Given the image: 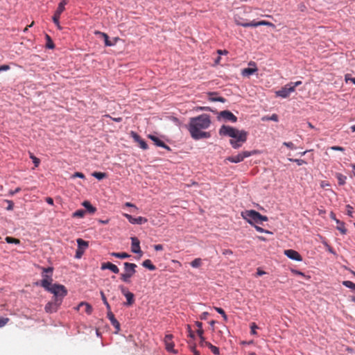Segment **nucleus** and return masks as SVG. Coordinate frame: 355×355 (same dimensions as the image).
<instances>
[{
  "label": "nucleus",
  "instance_id": "obj_28",
  "mask_svg": "<svg viewBox=\"0 0 355 355\" xmlns=\"http://www.w3.org/2000/svg\"><path fill=\"white\" fill-rule=\"evenodd\" d=\"M196 325L198 327L197 334L198 335V336L200 339L201 338L204 337V336H203L204 330L202 329V323L197 321V322H196Z\"/></svg>",
  "mask_w": 355,
  "mask_h": 355
},
{
  "label": "nucleus",
  "instance_id": "obj_16",
  "mask_svg": "<svg viewBox=\"0 0 355 355\" xmlns=\"http://www.w3.org/2000/svg\"><path fill=\"white\" fill-rule=\"evenodd\" d=\"M199 345L201 347L206 346V347H209L210 349V350L213 352V354H214L216 355L219 354V352H220L219 349L217 347L213 345L211 343L206 341L205 337L201 338L200 339Z\"/></svg>",
  "mask_w": 355,
  "mask_h": 355
},
{
  "label": "nucleus",
  "instance_id": "obj_8",
  "mask_svg": "<svg viewBox=\"0 0 355 355\" xmlns=\"http://www.w3.org/2000/svg\"><path fill=\"white\" fill-rule=\"evenodd\" d=\"M68 0H62L59 4L57 8V10H55L53 16V21L56 25V26L61 29V26L60 25V17L62 12L65 10V6L68 3Z\"/></svg>",
  "mask_w": 355,
  "mask_h": 355
},
{
  "label": "nucleus",
  "instance_id": "obj_52",
  "mask_svg": "<svg viewBox=\"0 0 355 355\" xmlns=\"http://www.w3.org/2000/svg\"><path fill=\"white\" fill-rule=\"evenodd\" d=\"M269 119L274 121H278V116L276 114H273L269 117Z\"/></svg>",
  "mask_w": 355,
  "mask_h": 355
},
{
  "label": "nucleus",
  "instance_id": "obj_44",
  "mask_svg": "<svg viewBox=\"0 0 355 355\" xmlns=\"http://www.w3.org/2000/svg\"><path fill=\"white\" fill-rule=\"evenodd\" d=\"M31 158L33 159L35 166L37 167L40 162V159L35 157L33 155H31Z\"/></svg>",
  "mask_w": 355,
  "mask_h": 355
},
{
  "label": "nucleus",
  "instance_id": "obj_17",
  "mask_svg": "<svg viewBox=\"0 0 355 355\" xmlns=\"http://www.w3.org/2000/svg\"><path fill=\"white\" fill-rule=\"evenodd\" d=\"M284 254L291 259L301 261H302V256L294 250H284Z\"/></svg>",
  "mask_w": 355,
  "mask_h": 355
},
{
  "label": "nucleus",
  "instance_id": "obj_37",
  "mask_svg": "<svg viewBox=\"0 0 355 355\" xmlns=\"http://www.w3.org/2000/svg\"><path fill=\"white\" fill-rule=\"evenodd\" d=\"M288 160L290 162H295L297 163V164L298 166H301V165H303V164H306V162L304 159H293V158H288Z\"/></svg>",
  "mask_w": 355,
  "mask_h": 355
},
{
  "label": "nucleus",
  "instance_id": "obj_39",
  "mask_svg": "<svg viewBox=\"0 0 355 355\" xmlns=\"http://www.w3.org/2000/svg\"><path fill=\"white\" fill-rule=\"evenodd\" d=\"M343 285H345L347 288L355 289V284L351 281H344Z\"/></svg>",
  "mask_w": 355,
  "mask_h": 355
},
{
  "label": "nucleus",
  "instance_id": "obj_11",
  "mask_svg": "<svg viewBox=\"0 0 355 355\" xmlns=\"http://www.w3.org/2000/svg\"><path fill=\"white\" fill-rule=\"evenodd\" d=\"M119 289L121 293L125 297L127 302L125 305L131 306L135 302L134 294L130 292L127 288L123 286H120Z\"/></svg>",
  "mask_w": 355,
  "mask_h": 355
},
{
  "label": "nucleus",
  "instance_id": "obj_59",
  "mask_svg": "<svg viewBox=\"0 0 355 355\" xmlns=\"http://www.w3.org/2000/svg\"><path fill=\"white\" fill-rule=\"evenodd\" d=\"M125 207H135V209H137V207L133 205L132 203L131 202H127L125 203L124 205Z\"/></svg>",
  "mask_w": 355,
  "mask_h": 355
},
{
  "label": "nucleus",
  "instance_id": "obj_1",
  "mask_svg": "<svg viewBox=\"0 0 355 355\" xmlns=\"http://www.w3.org/2000/svg\"><path fill=\"white\" fill-rule=\"evenodd\" d=\"M210 124V116L206 114L191 118L188 130L191 137L196 140L203 138H209L211 137L210 133L204 132L202 130L208 128Z\"/></svg>",
  "mask_w": 355,
  "mask_h": 355
},
{
  "label": "nucleus",
  "instance_id": "obj_10",
  "mask_svg": "<svg viewBox=\"0 0 355 355\" xmlns=\"http://www.w3.org/2000/svg\"><path fill=\"white\" fill-rule=\"evenodd\" d=\"M78 248L76 252L75 258L80 259L84 254L85 250L88 248L89 244L87 241L83 240L82 239H77Z\"/></svg>",
  "mask_w": 355,
  "mask_h": 355
},
{
  "label": "nucleus",
  "instance_id": "obj_15",
  "mask_svg": "<svg viewBox=\"0 0 355 355\" xmlns=\"http://www.w3.org/2000/svg\"><path fill=\"white\" fill-rule=\"evenodd\" d=\"M294 92L293 87H291L288 84L276 92L277 96L282 98H287L291 93Z\"/></svg>",
  "mask_w": 355,
  "mask_h": 355
},
{
  "label": "nucleus",
  "instance_id": "obj_3",
  "mask_svg": "<svg viewBox=\"0 0 355 355\" xmlns=\"http://www.w3.org/2000/svg\"><path fill=\"white\" fill-rule=\"evenodd\" d=\"M220 136H227L232 139L230 144L234 149H238L247 141L248 132L243 130H238L230 125H223L219 129Z\"/></svg>",
  "mask_w": 355,
  "mask_h": 355
},
{
  "label": "nucleus",
  "instance_id": "obj_42",
  "mask_svg": "<svg viewBox=\"0 0 355 355\" xmlns=\"http://www.w3.org/2000/svg\"><path fill=\"white\" fill-rule=\"evenodd\" d=\"M250 329H251V331H250L251 334H252V335L257 334L256 329H258V326L254 322L251 323Z\"/></svg>",
  "mask_w": 355,
  "mask_h": 355
},
{
  "label": "nucleus",
  "instance_id": "obj_21",
  "mask_svg": "<svg viewBox=\"0 0 355 355\" xmlns=\"http://www.w3.org/2000/svg\"><path fill=\"white\" fill-rule=\"evenodd\" d=\"M148 137L150 139L156 146L162 147L168 150H171V148L166 145L164 142L160 140L157 137L153 135H148Z\"/></svg>",
  "mask_w": 355,
  "mask_h": 355
},
{
  "label": "nucleus",
  "instance_id": "obj_35",
  "mask_svg": "<svg viewBox=\"0 0 355 355\" xmlns=\"http://www.w3.org/2000/svg\"><path fill=\"white\" fill-rule=\"evenodd\" d=\"M5 239L8 243L19 244L20 243V241L19 239L10 236H7L6 237Z\"/></svg>",
  "mask_w": 355,
  "mask_h": 355
},
{
  "label": "nucleus",
  "instance_id": "obj_48",
  "mask_svg": "<svg viewBox=\"0 0 355 355\" xmlns=\"http://www.w3.org/2000/svg\"><path fill=\"white\" fill-rule=\"evenodd\" d=\"M302 84V81L299 80V81H297L295 83H288V85H290L291 87H293V89H295V87L297 86H299Z\"/></svg>",
  "mask_w": 355,
  "mask_h": 355
},
{
  "label": "nucleus",
  "instance_id": "obj_7",
  "mask_svg": "<svg viewBox=\"0 0 355 355\" xmlns=\"http://www.w3.org/2000/svg\"><path fill=\"white\" fill-rule=\"evenodd\" d=\"M235 22L237 25L243 26V27H257L259 26H267L270 27L275 28V26L272 23L267 21H252L251 22H243L241 21V20L236 19Z\"/></svg>",
  "mask_w": 355,
  "mask_h": 355
},
{
  "label": "nucleus",
  "instance_id": "obj_64",
  "mask_svg": "<svg viewBox=\"0 0 355 355\" xmlns=\"http://www.w3.org/2000/svg\"><path fill=\"white\" fill-rule=\"evenodd\" d=\"M216 100H217V101H220V102H222V103L225 102V98H223V97H218V98H216Z\"/></svg>",
  "mask_w": 355,
  "mask_h": 355
},
{
  "label": "nucleus",
  "instance_id": "obj_46",
  "mask_svg": "<svg viewBox=\"0 0 355 355\" xmlns=\"http://www.w3.org/2000/svg\"><path fill=\"white\" fill-rule=\"evenodd\" d=\"M346 209H347V214L349 216H352V209H353V207L351 205H346Z\"/></svg>",
  "mask_w": 355,
  "mask_h": 355
},
{
  "label": "nucleus",
  "instance_id": "obj_19",
  "mask_svg": "<svg viewBox=\"0 0 355 355\" xmlns=\"http://www.w3.org/2000/svg\"><path fill=\"white\" fill-rule=\"evenodd\" d=\"M123 216L128 220V221L132 224H143L148 221V220L142 216H139L137 218H134L131 215L128 214H123Z\"/></svg>",
  "mask_w": 355,
  "mask_h": 355
},
{
  "label": "nucleus",
  "instance_id": "obj_34",
  "mask_svg": "<svg viewBox=\"0 0 355 355\" xmlns=\"http://www.w3.org/2000/svg\"><path fill=\"white\" fill-rule=\"evenodd\" d=\"M92 176H94L96 179L101 180L106 177V173H102V172H94L92 173Z\"/></svg>",
  "mask_w": 355,
  "mask_h": 355
},
{
  "label": "nucleus",
  "instance_id": "obj_54",
  "mask_svg": "<svg viewBox=\"0 0 355 355\" xmlns=\"http://www.w3.org/2000/svg\"><path fill=\"white\" fill-rule=\"evenodd\" d=\"M214 309L221 315H223L225 313L224 310L220 307H214Z\"/></svg>",
  "mask_w": 355,
  "mask_h": 355
},
{
  "label": "nucleus",
  "instance_id": "obj_26",
  "mask_svg": "<svg viewBox=\"0 0 355 355\" xmlns=\"http://www.w3.org/2000/svg\"><path fill=\"white\" fill-rule=\"evenodd\" d=\"M142 266L150 270H155L156 269V267L155 265H153L150 259H146L143 261Z\"/></svg>",
  "mask_w": 355,
  "mask_h": 355
},
{
  "label": "nucleus",
  "instance_id": "obj_2",
  "mask_svg": "<svg viewBox=\"0 0 355 355\" xmlns=\"http://www.w3.org/2000/svg\"><path fill=\"white\" fill-rule=\"evenodd\" d=\"M40 269L42 270V279L40 281L39 285L46 291L53 294V295H67V290L64 286L58 284H52L53 268L40 267ZM37 284H38V283Z\"/></svg>",
  "mask_w": 355,
  "mask_h": 355
},
{
  "label": "nucleus",
  "instance_id": "obj_61",
  "mask_svg": "<svg viewBox=\"0 0 355 355\" xmlns=\"http://www.w3.org/2000/svg\"><path fill=\"white\" fill-rule=\"evenodd\" d=\"M257 274L258 276H261L263 274H265V272L258 269Z\"/></svg>",
  "mask_w": 355,
  "mask_h": 355
},
{
  "label": "nucleus",
  "instance_id": "obj_32",
  "mask_svg": "<svg viewBox=\"0 0 355 355\" xmlns=\"http://www.w3.org/2000/svg\"><path fill=\"white\" fill-rule=\"evenodd\" d=\"M202 265V259L200 258H196L191 262V266L193 268H198Z\"/></svg>",
  "mask_w": 355,
  "mask_h": 355
},
{
  "label": "nucleus",
  "instance_id": "obj_4",
  "mask_svg": "<svg viewBox=\"0 0 355 355\" xmlns=\"http://www.w3.org/2000/svg\"><path fill=\"white\" fill-rule=\"evenodd\" d=\"M241 216L248 223L252 225L255 224H261L263 221H268V217L261 215L257 211L254 210H246L241 213Z\"/></svg>",
  "mask_w": 355,
  "mask_h": 355
},
{
  "label": "nucleus",
  "instance_id": "obj_41",
  "mask_svg": "<svg viewBox=\"0 0 355 355\" xmlns=\"http://www.w3.org/2000/svg\"><path fill=\"white\" fill-rule=\"evenodd\" d=\"M187 332H188V336L191 338H195V334H194L193 331H192L191 327V326L189 324L187 325Z\"/></svg>",
  "mask_w": 355,
  "mask_h": 355
},
{
  "label": "nucleus",
  "instance_id": "obj_25",
  "mask_svg": "<svg viewBox=\"0 0 355 355\" xmlns=\"http://www.w3.org/2000/svg\"><path fill=\"white\" fill-rule=\"evenodd\" d=\"M78 307H84L85 312L89 315L92 313L93 310L92 306L87 302H80Z\"/></svg>",
  "mask_w": 355,
  "mask_h": 355
},
{
  "label": "nucleus",
  "instance_id": "obj_56",
  "mask_svg": "<svg viewBox=\"0 0 355 355\" xmlns=\"http://www.w3.org/2000/svg\"><path fill=\"white\" fill-rule=\"evenodd\" d=\"M223 254L225 255H230V254H233V252L231 250L227 249V250H225L223 252Z\"/></svg>",
  "mask_w": 355,
  "mask_h": 355
},
{
  "label": "nucleus",
  "instance_id": "obj_20",
  "mask_svg": "<svg viewBox=\"0 0 355 355\" xmlns=\"http://www.w3.org/2000/svg\"><path fill=\"white\" fill-rule=\"evenodd\" d=\"M101 269L103 270L108 269L115 274H118L119 272V268L116 265H114V263H112L111 262L103 263L101 264Z\"/></svg>",
  "mask_w": 355,
  "mask_h": 355
},
{
  "label": "nucleus",
  "instance_id": "obj_6",
  "mask_svg": "<svg viewBox=\"0 0 355 355\" xmlns=\"http://www.w3.org/2000/svg\"><path fill=\"white\" fill-rule=\"evenodd\" d=\"M65 295H54V300L48 302L45 306V311L47 313L56 312L62 304V299Z\"/></svg>",
  "mask_w": 355,
  "mask_h": 355
},
{
  "label": "nucleus",
  "instance_id": "obj_58",
  "mask_svg": "<svg viewBox=\"0 0 355 355\" xmlns=\"http://www.w3.org/2000/svg\"><path fill=\"white\" fill-rule=\"evenodd\" d=\"M198 110L202 111H211V109L209 107H199Z\"/></svg>",
  "mask_w": 355,
  "mask_h": 355
},
{
  "label": "nucleus",
  "instance_id": "obj_43",
  "mask_svg": "<svg viewBox=\"0 0 355 355\" xmlns=\"http://www.w3.org/2000/svg\"><path fill=\"white\" fill-rule=\"evenodd\" d=\"M254 228L256 229V230L259 232H265V233H267V234H272L271 232L268 231V230H266L264 229H263L262 227L258 226V225H254Z\"/></svg>",
  "mask_w": 355,
  "mask_h": 355
},
{
  "label": "nucleus",
  "instance_id": "obj_60",
  "mask_svg": "<svg viewBox=\"0 0 355 355\" xmlns=\"http://www.w3.org/2000/svg\"><path fill=\"white\" fill-rule=\"evenodd\" d=\"M20 191H21V189L19 187H17L14 191H11L10 194L11 195H14V194L18 193Z\"/></svg>",
  "mask_w": 355,
  "mask_h": 355
},
{
  "label": "nucleus",
  "instance_id": "obj_29",
  "mask_svg": "<svg viewBox=\"0 0 355 355\" xmlns=\"http://www.w3.org/2000/svg\"><path fill=\"white\" fill-rule=\"evenodd\" d=\"M336 223L338 226L336 227L337 230H338L341 234H345L347 233V229L345 227V224L343 222H340L339 220H336Z\"/></svg>",
  "mask_w": 355,
  "mask_h": 355
},
{
  "label": "nucleus",
  "instance_id": "obj_51",
  "mask_svg": "<svg viewBox=\"0 0 355 355\" xmlns=\"http://www.w3.org/2000/svg\"><path fill=\"white\" fill-rule=\"evenodd\" d=\"M73 178H85V175L83 173H80V172H76L73 175Z\"/></svg>",
  "mask_w": 355,
  "mask_h": 355
},
{
  "label": "nucleus",
  "instance_id": "obj_24",
  "mask_svg": "<svg viewBox=\"0 0 355 355\" xmlns=\"http://www.w3.org/2000/svg\"><path fill=\"white\" fill-rule=\"evenodd\" d=\"M82 205L83 207H85V209L89 214H94L96 211V207L92 206L89 201L85 200L83 202Z\"/></svg>",
  "mask_w": 355,
  "mask_h": 355
},
{
  "label": "nucleus",
  "instance_id": "obj_62",
  "mask_svg": "<svg viewBox=\"0 0 355 355\" xmlns=\"http://www.w3.org/2000/svg\"><path fill=\"white\" fill-rule=\"evenodd\" d=\"M208 315L207 312L202 313V315L200 316L201 319H205Z\"/></svg>",
  "mask_w": 355,
  "mask_h": 355
},
{
  "label": "nucleus",
  "instance_id": "obj_30",
  "mask_svg": "<svg viewBox=\"0 0 355 355\" xmlns=\"http://www.w3.org/2000/svg\"><path fill=\"white\" fill-rule=\"evenodd\" d=\"M336 177L340 185H343L345 184V181L347 179L346 176L343 175L341 173H336Z\"/></svg>",
  "mask_w": 355,
  "mask_h": 355
},
{
  "label": "nucleus",
  "instance_id": "obj_53",
  "mask_svg": "<svg viewBox=\"0 0 355 355\" xmlns=\"http://www.w3.org/2000/svg\"><path fill=\"white\" fill-rule=\"evenodd\" d=\"M154 249H155L156 251L162 250H163V245H161V244L155 245H154Z\"/></svg>",
  "mask_w": 355,
  "mask_h": 355
},
{
  "label": "nucleus",
  "instance_id": "obj_40",
  "mask_svg": "<svg viewBox=\"0 0 355 355\" xmlns=\"http://www.w3.org/2000/svg\"><path fill=\"white\" fill-rule=\"evenodd\" d=\"M8 318H3L0 316V328L5 326L9 322Z\"/></svg>",
  "mask_w": 355,
  "mask_h": 355
},
{
  "label": "nucleus",
  "instance_id": "obj_13",
  "mask_svg": "<svg viewBox=\"0 0 355 355\" xmlns=\"http://www.w3.org/2000/svg\"><path fill=\"white\" fill-rule=\"evenodd\" d=\"M130 135L135 142H137L139 147L143 150H147L148 146L146 142L141 138V137L134 131H131Z\"/></svg>",
  "mask_w": 355,
  "mask_h": 355
},
{
  "label": "nucleus",
  "instance_id": "obj_31",
  "mask_svg": "<svg viewBox=\"0 0 355 355\" xmlns=\"http://www.w3.org/2000/svg\"><path fill=\"white\" fill-rule=\"evenodd\" d=\"M86 211L83 209H78L73 213V218H83Z\"/></svg>",
  "mask_w": 355,
  "mask_h": 355
},
{
  "label": "nucleus",
  "instance_id": "obj_5",
  "mask_svg": "<svg viewBox=\"0 0 355 355\" xmlns=\"http://www.w3.org/2000/svg\"><path fill=\"white\" fill-rule=\"evenodd\" d=\"M124 272L121 274L120 279L125 283L130 282V278L135 274L137 266L133 263L125 262Z\"/></svg>",
  "mask_w": 355,
  "mask_h": 355
},
{
  "label": "nucleus",
  "instance_id": "obj_47",
  "mask_svg": "<svg viewBox=\"0 0 355 355\" xmlns=\"http://www.w3.org/2000/svg\"><path fill=\"white\" fill-rule=\"evenodd\" d=\"M330 148L333 150H338L342 152L345 150L344 148L338 146H331Z\"/></svg>",
  "mask_w": 355,
  "mask_h": 355
},
{
  "label": "nucleus",
  "instance_id": "obj_63",
  "mask_svg": "<svg viewBox=\"0 0 355 355\" xmlns=\"http://www.w3.org/2000/svg\"><path fill=\"white\" fill-rule=\"evenodd\" d=\"M218 54H227V51L226 50L222 51V50H218Z\"/></svg>",
  "mask_w": 355,
  "mask_h": 355
},
{
  "label": "nucleus",
  "instance_id": "obj_57",
  "mask_svg": "<svg viewBox=\"0 0 355 355\" xmlns=\"http://www.w3.org/2000/svg\"><path fill=\"white\" fill-rule=\"evenodd\" d=\"M190 349L193 353H194L195 351H198L196 349V345L195 343L190 345Z\"/></svg>",
  "mask_w": 355,
  "mask_h": 355
},
{
  "label": "nucleus",
  "instance_id": "obj_45",
  "mask_svg": "<svg viewBox=\"0 0 355 355\" xmlns=\"http://www.w3.org/2000/svg\"><path fill=\"white\" fill-rule=\"evenodd\" d=\"M283 145L286 146V147H288V148H291V149H295V146L291 141H289V142H286L285 141V142L283 143Z\"/></svg>",
  "mask_w": 355,
  "mask_h": 355
},
{
  "label": "nucleus",
  "instance_id": "obj_22",
  "mask_svg": "<svg viewBox=\"0 0 355 355\" xmlns=\"http://www.w3.org/2000/svg\"><path fill=\"white\" fill-rule=\"evenodd\" d=\"M250 66H252V68H245L242 70L243 76H250L255 73L257 71V68L256 67V64L254 62H249Z\"/></svg>",
  "mask_w": 355,
  "mask_h": 355
},
{
  "label": "nucleus",
  "instance_id": "obj_18",
  "mask_svg": "<svg viewBox=\"0 0 355 355\" xmlns=\"http://www.w3.org/2000/svg\"><path fill=\"white\" fill-rule=\"evenodd\" d=\"M132 244H131V251L133 253L139 254L140 256L142 255V251L140 248V241L137 237L131 238Z\"/></svg>",
  "mask_w": 355,
  "mask_h": 355
},
{
  "label": "nucleus",
  "instance_id": "obj_49",
  "mask_svg": "<svg viewBox=\"0 0 355 355\" xmlns=\"http://www.w3.org/2000/svg\"><path fill=\"white\" fill-rule=\"evenodd\" d=\"M349 80L355 84V78H351L349 74H347L345 76V81L347 83Z\"/></svg>",
  "mask_w": 355,
  "mask_h": 355
},
{
  "label": "nucleus",
  "instance_id": "obj_33",
  "mask_svg": "<svg viewBox=\"0 0 355 355\" xmlns=\"http://www.w3.org/2000/svg\"><path fill=\"white\" fill-rule=\"evenodd\" d=\"M101 299L103 302V304L106 306L107 311L111 310L110 306L107 300V298H106L103 291H101Z\"/></svg>",
  "mask_w": 355,
  "mask_h": 355
},
{
  "label": "nucleus",
  "instance_id": "obj_23",
  "mask_svg": "<svg viewBox=\"0 0 355 355\" xmlns=\"http://www.w3.org/2000/svg\"><path fill=\"white\" fill-rule=\"evenodd\" d=\"M107 318L110 320L112 324L115 327L116 331L120 330V324L118 320L115 318L114 315L111 310L107 311Z\"/></svg>",
  "mask_w": 355,
  "mask_h": 355
},
{
  "label": "nucleus",
  "instance_id": "obj_38",
  "mask_svg": "<svg viewBox=\"0 0 355 355\" xmlns=\"http://www.w3.org/2000/svg\"><path fill=\"white\" fill-rule=\"evenodd\" d=\"M46 37L47 40L46 47L49 49H53L54 44H53V42L52 40L51 39L50 36L49 35H46Z\"/></svg>",
  "mask_w": 355,
  "mask_h": 355
},
{
  "label": "nucleus",
  "instance_id": "obj_12",
  "mask_svg": "<svg viewBox=\"0 0 355 355\" xmlns=\"http://www.w3.org/2000/svg\"><path fill=\"white\" fill-rule=\"evenodd\" d=\"M173 335L172 334H166L164 338V344L166 346V349L168 352H171L173 354H177L178 352L174 349V343L172 340L173 339Z\"/></svg>",
  "mask_w": 355,
  "mask_h": 355
},
{
  "label": "nucleus",
  "instance_id": "obj_27",
  "mask_svg": "<svg viewBox=\"0 0 355 355\" xmlns=\"http://www.w3.org/2000/svg\"><path fill=\"white\" fill-rule=\"evenodd\" d=\"M111 256L114 257L116 258L119 259H126L130 257V254H128L126 252H112L110 253Z\"/></svg>",
  "mask_w": 355,
  "mask_h": 355
},
{
  "label": "nucleus",
  "instance_id": "obj_9",
  "mask_svg": "<svg viewBox=\"0 0 355 355\" xmlns=\"http://www.w3.org/2000/svg\"><path fill=\"white\" fill-rule=\"evenodd\" d=\"M255 153L254 151H243L234 156H230L227 157V160L232 163H239L245 158L248 157Z\"/></svg>",
  "mask_w": 355,
  "mask_h": 355
},
{
  "label": "nucleus",
  "instance_id": "obj_14",
  "mask_svg": "<svg viewBox=\"0 0 355 355\" xmlns=\"http://www.w3.org/2000/svg\"><path fill=\"white\" fill-rule=\"evenodd\" d=\"M219 116L222 117L225 121H231L232 123H235L237 121V117L229 110L221 111L219 113Z\"/></svg>",
  "mask_w": 355,
  "mask_h": 355
},
{
  "label": "nucleus",
  "instance_id": "obj_50",
  "mask_svg": "<svg viewBox=\"0 0 355 355\" xmlns=\"http://www.w3.org/2000/svg\"><path fill=\"white\" fill-rule=\"evenodd\" d=\"M10 69V66L8 64H3L0 66V72L3 71H8Z\"/></svg>",
  "mask_w": 355,
  "mask_h": 355
},
{
  "label": "nucleus",
  "instance_id": "obj_55",
  "mask_svg": "<svg viewBox=\"0 0 355 355\" xmlns=\"http://www.w3.org/2000/svg\"><path fill=\"white\" fill-rule=\"evenodd\" d=\"M46 202L48 204L51 205H53V198H52L47 197V198H46Z\"/></svg>",
  "mask_w": 355,
  "mask_h": 355
},
{
  "label": "nucleus",
  "instance_id": "obj_36",
  "mask_svg": "<svg viewBox=\"0 0 355 355\" xmlns=\"http://www.w3.org/2000/svg\"><path fill=\"white\" fill-rule=\"evenodd\" d=\"M102 36L103 37L104 40H105V46H111L113 45V43H112L110 40H109V37L108 35L106 34V33H100Z\"/></svg>",
  "mask_w": 355,
  "mask_h": 355
}]
</instances>
